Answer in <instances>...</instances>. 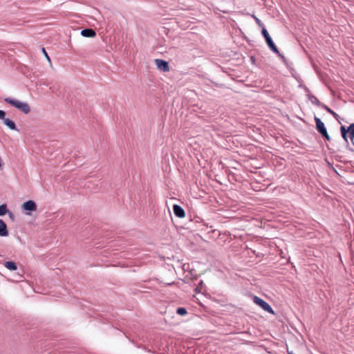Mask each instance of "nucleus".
Here are the masks:
<instances>
[{
	"mask_svg": "<svg viewBox=\"0 0 354 354\" xmlns=\"http://www.w3.org/2000/svg\"><path fill=\"white\" fill-rule=\"evenodd\" d=\"M254 19H255V20H256L257 23L259 26H261V21H260L257 17H254Z\"/></svg>",
	"mask_w": 354,
	"mask_h": 354,
	"instance_id": "6ab92c4d",
	"label": "nucleus"
},
{
	"mask_svg": "<svg viewBox=\"0 0 354 354\" xmlns=\"http://www.w3.org/2000/svg\"><path fill=\"white\" fill-rule=\"evenodd\" d=\"M8 212L7 206L6 205H0V216H3L6 214Z\"/></svg>",
	"mask_w": 354,
	"mask_h": 354,
	"instance_id": "dca6fc26",
	"label": "nucleus"
},
{
	"mask_svg": "<svg viewBox=\"0 0 354 354\" xmlns=\"http://www.w3.org/2000/svg\"><path fill=\"white\" fill-rule=\"evenodd\" d=\"M315 121L316 123V129L317 131L327 140H330V138L327 132L324 122L317 117H315Z\"/></svg>",
	"mask_w": 354,
	"mask_h": 354,
	"instance_id": "7ed1b4c3",
	"label": "nucleus"
},
{
	"mask_svg": "<svg viewBox=\"0 0 354 354\" xmlns=\"http://www.w3.org/2000/svg\"><path fill=\"white\" fill-rule=\"evenodd\" d=\"M4 266L10 270H16L17 268V264L13 261H6Z\"/></svg>",
	"mask_w": 354,
	"mask_h": 354,
	"instance_id": "f8f14e48",
	"label": "nucleus"
},
{
	"mask_svg": "<svg viewBox=\"0 0 354 354\" xmlns=\"http://www.w3.org/2000/svg\"><path fill=\"white\" fill-rule=\"evenodd\" d=\"M22 208H23V209L26 210V211H30V212L36 211L37 204L34 201L30 200V201L25 202L22 205Z\"/></svg>",
	"mask_w": 354,
	"mask_h": 354,
	"instance_id": "423d86ee",
	"label": "nucleus"
},
{
	"mask_svg": "<svg viewBox=\"0 0 354 354\" xmlns=\"http://www.w3.org/2000/svg\"><path fill=\"white\" fill-rule=\"evenodd\" d=\"M315 102L317 104H318V105H319V104H320V102H319L317 98H315Z\"/></svg>",
	"mask_w": 354,
	"mask_h": 354,
	"instance_id": "412c9836",
	"label": "nucleus"
},
{
	"mask_svg": "<svg viewBox=\"0 0 354 354\" xmlns=\"http://www.w3.org/2000/svg\"><path fill=\"white\" fill-rule=\"evenodd\" d=\"M3 123L11 130H17L16 128L15 123L12 120H10L8 118H5L3 120Z\"/></svg>",
	"mask_w": 354,
	"mask_h": 354,
	"instance_id": "9b49d317",
	"label": "nucleus"
},
{
	"mask_svg": "<svg viewBox=\"0 0 354 354\" xmlns=\"http://www.w3.org/2000/svg\"><path fill=\"white\" fill-rule=\"evenodd\" d=\"M176 313L177 314L181 315V316H185L187 314V310L185 308H177L176 310Z\"/></svg>",
	"mask_w": 354,
	"mask_h": 354,
	"instance_id": "4468645a",
	"label": "nucleus"
},
{
	"mask_svg": "<svg viewBox=\"0 0 354 354\" xmlns=\"http://www.w3.org/2000/svg\"><path fill=\"white\" fill-rule=\"evenodd\" d=\"M254 302L261 307L265 311L274 314V311L272 307L263 299L255 296L253 299Z\"/></svg>",
	"mask_w": 354,
	"mask_h": 354,
	"instance_id": "20e7f679",
	"label": "nucleus"
},
{
	"mask_svg": "<svg viewBox=\"0 0 354 354\" xmlns=\"http://www.w3.org/2000/svg\"><path fill=\"white\" fill-rule=\"evenodd\" d=\"M42 52L44 53V54L45 57H46L47 60L48 61V62L50 63V59L49 56L48 55L44 48H42Z\"/></svg>",
	"mask_w": 354,
	"mask_h": 354,
	"instance_id": "f3484780",
	"label": "nucleus"
},
{
	"mask_svg": "<svg viewBox=\"0 0 354 354\" xmlns=\"http://www.w3.org/2000/svg\"><path fill=\"white\" fill-rule=\"evenodd\" d=\"M154 62L160 71L164 72H167L169 71V66L167 62L160 59H156Z\"/></svg>",
	"mask_w": 354,
	"mask_h": 354,
	"instance_id": "39448f33",
	"label": "nucleus"
},
{
	"mask_svg": "<svg viewBox=\"0 0 354 354\" xmlns=\"http://www.w3.org/2000/svg\"><path fill=\"white\" fill-rule=\"evenodd\" d=\"M6 112L4 111L0 110V119H5Z\"/></svg>",
	"mask_w": 354,
	"mask_h": 354,
	"instance_id": "a211bd4d",
	"label": "nucleus"
},
{
	"mask_svg": "<svg viewBox=\"0 0 354 354\" xmlns=\"http://www.w3.org/2000/svg\"><path fill=\"white\" fill-rule=\"evenodd\" d=\"M173 211L175 216L178 218H183L185 216L184 209L178 205H174Z\"/></svg>",
	"mask_w": 354,
	"mask_h": 354,
	"instance_id": "0eeeda50",
	"label": "nucleus"
},
{
	"mask_svg": "<svg viewBox=\"0 0 354 354\" xmlns=\"http://www.w3.org/2000/svg\"><path fill=\"white\" fill-rule=\"evenodd\" d=\"M322 106L328 112L330 113L335 119L338 120L339 115L334 112L333 110H331L330 108H328L326 105H322Z\"/></svg>",
	"mask_w": 354,
	"mask_h": 354,
	"instance_id": "ddd939ff",
	"label": "nucleus"
},
{
	"mask_svg": "<svg viewBox=\"0 0 354 354\" xmlns=\"http://www.w3.org/2000/svg\"><path fill=\"white\" fill-rule=\"evenodd\" d=\"M81 35L85 37H94L96 35V32L91 28H86L81 31Z\"/></svg>",
	"mask_w": 354,
	"mask_h": 354,
	"instance_id": "1a4fd4ad",
	"label": "nucleus"
},
{
	"mask_svg": "<svg viewBox=\"0 0 354 354\" xmlns=\"http://www.w3.org/2000/svg\"><path fill=\"white\" fill-rule=\"evenodd\" d=\"M4 101L25 114H28L30 112V107L27 102H21L17 99L11 97H6L4 98Z\"/></svg>",
	"mask_w": 354,
	"mask_h": 354,
	"instance_id": "f257e3e1",
	"label": "nucleus"
},
{
	"mask_svg": "<svg viewBox=\"0 0 354 354\" xmlns=\"http://www.w3.org/2000/svg\"><path fill=\"white\" fill-rule=\"evenodd\" d=\"M350 130H351V140L353 145H354V123L350 124Z\"/></svg>",
	"mask_w": 354,
	"mask_h": 354,
	"instance_id": "2eb2a0df",
	"label": "nucleus"
},
{
	"mask_svg": "<svg viewBox=\"0 0 354 354\" xmlns=\"http://www.w3.org/2000/svg\"><path fill=\"white\" fill-rule=\"evenodd\" d=\"M340 131L342 136V138L344 140L348 142V138L351 139V130H350V126L346 129L344 126H342L340 127Z\"/></svg>",
	"mask_w": 354,
	"mask_h": 354,
	"instance_id": "6e6552de",
	"label": "nucleus"
},
{
	"mask_svg": "<svg viewBox=\"0 0 354 354\" xmlns=\"http://www.w3.org/2000/svg\"><path fill=\"white\" fill-rule=\"evenodd\" d=\"M8 235V231L7 230V226L5 222L0 219V236H7Z\"/></svg>",
	"mask_w": 354,
	"mask_h": 354,
	"instance_id": "9d476101",
	"label": "nucleus"
},
{
	"mask_svg": "<svg viewBox=\"0 0 354 354\" xmlns=\"http://www.w3.org/2000/svg\"><path fill=\"white\" fill-rule=\"evenodd\" d=\"M261 32L266 39L267 45L270 48V50L272 51H273L274 53H277L279 57L284 58V57L280 54L279 51L278 50V48L274 44L272 38L270 37L268 32L267 31V30L266 28H263Z\"/></svg>",
	"mask_w": 354,
	"mask_h": 354,
	"instance_id": "f03ea898",
	"label": "nucleus"
},
{
	"mask_svg": "<svg viewBox=\"0 0 354 354\" xmlns=\"http://www.w3.org/2000/svg\"><path fill=\"white\" fill-rule=\"evenodd\" d=\"M9 216H10V218L12 220H14V218H15V216H14V214H13L12 212H10V213H9Z\"/></svg>",
	"mask_w": 354,
	"mask_h": 354,
	"instance_id": "aec40b11",
	"label": "nucleus"
}]
</instances>
